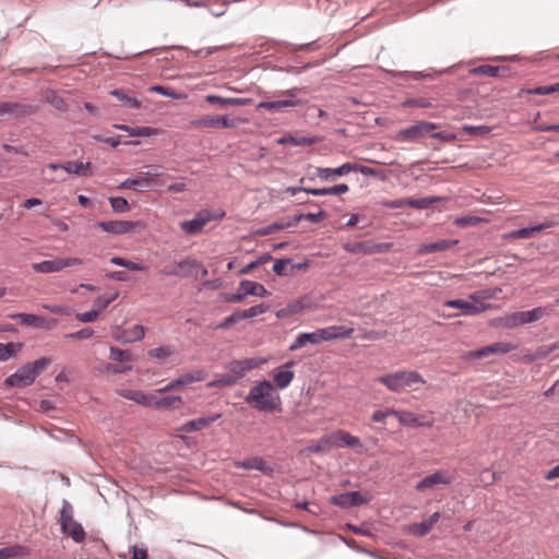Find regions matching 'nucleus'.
<instances>
[{"label": "nucleus", "instance_id": "nucleus-1", "mask_svg": "<svg viewBox=\"0 0 559 559\" xmlns=\"http://www.w3.org/2000/svg\"><path fill=\"white\" fill-rule=\"evenodd\" d=\"M253 408L260 412H281L282 400L275 386L267 380L253 385L245 399Z\"/></svg>", "mask_w": 559, "mask_h": 559}, {"label": "nucleus", "instance_id": "nucleus-2", "mask_svg": "<svg viewBox=\"0 0 559 559\" xmlns=\"http://www.w3.org/2000/svg\"><path fill=\"white\" fill-rule=\"evenodd\" d=\"M354 333L353 328L344 325H332L323 329H318L311 333H300L294 343L289 346V350H297L307 344L317 345L323 341H332L335 338H346Z\"/></svg>", "mask_w": 559, "mask_h": 559}, {"label": "nucleus", "instance_id": "nucleus-3", "mask_svg": "<svg viewBox=\"0 0 559 559\" xmlns=\"http://www.w3.org/2000/svg\"><path fill=\"white\" fill-rule=\"evenodd\" d=\"M378 382L385 385L391 392H403L416 389V385L426 384V380L416 370H399L380 376Z\"/></svg>", "mask_w": 559, "mask_h": 559}, {"label": "nucleus", "instance_id": "nucleus-4", "mask_svg": "<svg viewBox=\"0 0 559 559\" xmlns=\"http://www.w3.org/2000/svg\"><path fill=\"white\" fill-rule=\"evenodd\" d=\"M51 364V358L41 357L33 362H27L4 380V384L13 388H26L33 384L36 378Z\"/></svg>", "mask_w": 559, "mask_h": 559}, {"label": "nucleus", "instance_id": "nucleus-5", "mask_svg": "<svg viewBox=\"0 0 559 559\" xmlns=\"http://www.w3.org/2000/svg\"><path fill=\"white\" fill-rule=\"evenodd\" d=\"M74 511L68 500L62 501L59 523L62 533L69 535L75 543H82L85 539V531L82 525L73 518Z\"/></svg>", "mask_w": 559, "mask_h": 559}, {"label": "nucleus", "instance_id": "nucleus-6", "mask_svg": "<svg viewBox=\"0 0 559 559\" xmlns=\"http://www.w3.org/2000/svg\"><path fill=\"white\" fill-rule=\"evenodd\" d=\"M269 297L271 293L260 283L243 280L239 283L236 294H224L223 300L230 304L241 302L247 296Z\"/></svg>", "mask_w": 559, "mask_h": 559}, {"label": "nucleus", "instance_id": "nucleus-7", "mask_svg": "<svg viewBox=\"0 0 559 559\" xmlns=\"http://www.w3.org/2000/svg\"><path fill=\"white\" fill-rule=\"evenodd\" d=\"M300 92V88L294 87L290 90H286L282 92V95L285 96V99L280 100H271V102H260L257 106L258 109H265L269 111H283L288 107H296L300 105V100L297 99V95Z\"/></svg>", "mask_w": 559, "mask_h": 559}, {"label": "nucleus", "instance_id": "nucleus-8", "mask_svg": "<svg viewBox=\"0 0 559 559\" xmlns=\"http://www.w3.org/2000/svg\"><path fill=\"white\" fill-rule=\"evenodd\" d=\"M454 480L453 475L448 471L439 469L432 474L425 476L420 481L415 485V489L418 492H425L428 489H435L438 486H447L452 484Z\"/></svg>", "mask_w": 559, "mask_h": 559}, {"label": "nucleus", "instance_id": "nucleus-9", "mask_svg": "<svg viewBox=\"0 0 559 559\" xmlns=\"http://www.w3.org/2000/svg\"><path fill=\"white\" fill-rule=\"evenodd\" d=\"M436 128V123L421 121L400 130L395 139L402 142H412L423 138Z\"/></svg>", "mask_w": 559, "mask_h": 559}, {"label": "nucleus", "instance_id": "nucleus-10", "mask_svg": "<svg viewBox=\"0 0 559 559\" xmlns=\"http://www.w3.org/2000/svg\"><path fill=\"white\" fill-rule=\"evenodd\" d=\"M9 318L17 320L23 325L44 330H50L57 324V320L53 318H45L33 313H14L10 314Z\"/></svg>", "mask_w": 559, "mask_h": 559}, {"label": "nucleus", "instance_id": "nucleus-11", "mask_svg": "<svg viewBox=\"0 0 559 559\" xmlns=\"http://www.w3.org/2000/svg\"><path fill=\"white\" fill-rule=\"evenodd\" d=\"M225 215L224 212H219L217 214H212L210 211L204 210L199 212L194 218L190 221H185L181 223V228L187 234H197L199 233L203 226L212 221L222 218Z\"/></svg>", "mask_w": 559, "mask_h": 559}, {"label": "nucleus", "instance_id": "nucleus-12", "mask_svg": "<svg viewBox=\"0 0 559 559\" xmlns=\"http://www.w3.org/2000/svg\"><path fill=\"white\" fill-rule=\"evenodd\" d=\"M516 345L508 342H497L466 354L468 359H481L493 354H507L516 349Z\"/></svg>", "mask_w": 559, "mask_h": 559}, {"label": "nucleus", "instance_id": "nucleus-13", "mask_svg": "<svg viewBox=\"0 0 559 559\" xmlns=\"http://www.w3.org/2000/svg\"><path fill=\"white\" fill-rule=\"evenodd\" d=\"M37 111V107L16 102H2L0 103V115L1 117L9 116L13 118H22L34 115Z\"/></svg>", "mask_w": 559, "mask_h": 559}, {"label": "nucleus", "instance_id": "nucleus-14", "mask_svg": "<svg viewBox=\"0 0 559 559\" xmlns=\"http://www.w3.org/2000/svg\"><path fill=\"white\" fill-rule=\"evenodd\" d=\"M81 261L75 258H58L53 260H46L39 263L33 264V270L38 273H52L59 272L67 266L79 264Z\"/></svg>", "mask_w": 559, "mask_h": 559}, {"label": "nucleus", "instance_id": "nucleus-15", "mask_svg": "<svg viewBox=\"0 0 559 559\" xmlns=\"http://www.w3.org/2000/svg\"><path fill=\"white\" fill-rule=\"evenodd\" d=\"M369 498L364 497L359 491H348L331 497V502L334 506L344 509L366 504L369 502Z\"/></svg>", "mask_w": 559, "mask_h": 559}, {"label": "nucleus", "instance_id": "nucleus-16", "mask_svg": "<svg viewBox=\"0 0 559 559\" xmlns=\"http://www.w3.org/2000/svg\"><path fill=\"white\" fill-rule=\"evenodd\" d=\"M180 277L203 278L207 275V269L195 259H183L179 261Z\"/></svg>", "mask_w": 559, "mask_h": 559}, {"label": "nucleus", "instance_id": "nucleus-17", "mask_svg": "<svg viewBox=\"0 0 559 559\" xmlns=\"http://www.w3.org/2000/svg\"><path fill=\"white\" fill-rule=\"evenodd\" d=\"M48 168L51 170L63 169L68 174L88 177L93 175L92 164L90 162H67L63 164H49Z\"/></svg>", "mask_w": 559, "mask_h": 559}, {"label": "nucleus", "instance_id": "nucleus-18", "mask_svg": "<svg viewBox=\"0 0 559 559\" xmlns=\"http://www.w3.org/2000/svg\"><path fill=\"white\" fill-rule=\"evenodd\" d=\"M444 307L460 309L465 316H475L486 311L489 306L483 302H471L464 299H453L444 302Z\"/></svg>", "mask_w": 559, "mask_h": 559}, {"label": "nucleus", "instance_id": "nucleus-19", "mask_svg": "<svg viewBox=\"0 0 559 559\" xmlns=\"http://www.w3.org/2000/svg\"><path fill=\"white\" fill-rule=\"evenodd\" d=\"M261 361L255 358H247L242 360H233L227 365V370L230 372L234 377H237V380L239 381L241 378L245 377L246 372L249 370H252L257 367H259Z\"/></svg>", "mask_w": 559, "mask_h": 559}, {"label": "nucleus", "instance_id": "nucleus-20", "mask_svg": "<svg viewBox=\"0 0 559 559\" xmlns=\"http://www.w3.org/2000/svg\"><path fill=\"white\" fill-rule=\"evenodd\" d=\"M549 224H538L530 227H523L519 228L509 233H506L502 235V239L508 240H515V239H528L536 237L537 234H539L545 228H549Z\"/></svg>", "mask_w": 559, "mask_h": 559}, {"label": "nucleus", "instance_id": "nucleus-21", "mask_svg": "<svg viewBox=\"0 0 559 559\" xmlns=\"http://www.w3.org/2000/svg\"><path fill=\"white\" fill-rule=\"evenodd\" d=\"M138 225L139 223H132L127 221H108L100 222L98 224V227L106 233L121 235L132 231Z\"/></svg>", "mask_w": 559, "mask_h": 559}, {"label": "nucleus", "instance_id": "nucleus-22", "mask_svg": "<svg viewBox=\"0 0 559 559\" xmlns=\"http://www.w3.org/2000/svg\"><path fill=\"white\" fill-rule=\"evenodd\" d=\"M221 417H222V414H219V413L213 414L210 416L199 417V418H195V419L185 423L181 426L180 430L183 432H192V431L203 430V429L207 428L209 426H211L216 420H218Z\"/></svg>", "mask_w": 559, "mask_h": 559}, {"label": "nucleus", "instance_id": "nucleus-23", "mask_svg": "<svg viewBox=\"0 0 559 559\" xmlns=\"http://www.w3.org/2000/svg\"><path fill=\"white\" fill-rule=\"evenodd\" d=\"M308 266V260L304 262L295 263L292 259H280L276 260L273 265V271L277 275H289L294 274L296 271L305 269Z\"/></svg>", "mask_w": 559, "mask_h": 559}, {"label": "nucleus", "instance_id": "nucleus-24", "mask_svg": "<svg viewBox=\"0 0 559 559\" xmlns=\"http://www.w3.org/2000/svg\"><path fill=\"white\" fill-rule=\"evenodd\" d=\"M145 329L143 325L135 324L130 329L122 330L116 333L115 337L121 343H132L144 338Z\"/></svg>", "mask_w": 559, "mask_h": 559}, {"label": "nucleus", "instance_id": "nucleus-25", "mask_svg": "<svg viewBox=\"0 0 559 559\" xmlns=\"http://www.w3.org/2000/svg\"><path fill=\"white\" fill-rule=\"evenodd\" d=\"M294 365L293 361L286 362L282 367H280L274 373L273 381L275 383V388L285 389L287 388L294 379V372L289 370V368Z\"/></svg>", "mask_w": 559, "mask_h": 559}, {"label": "nucleus", "instance_id": "nucleus-26", "mask_svg": "<svg viewBox=\"0 0 559 559\" xmlns=\"http://www.w3.org/2000/svg\"><path fill=\"white\" fill-rule=\"evenodd\" d=\"M117 394L127 400L133 401L140 405H144V406H148V407H151V404L153 401V394H146L141 390L121 389V390L117 391Z\"/></svg>", "mask_w": 559, "mask_h": 559}, {"label": "nucleus", "instance_id": "nucleus-27", "mask_svg": "<svg viewBox=\"0 0 559 559\" xmlns=\"http://www.w3.org/2000/svg\"><path fill=\"white\" fill-rule=\"evenodd\" d=\"M355 167H353V163H345L337 168H317V176L322 180H329L336 176H344L348 173L353 171Z\"/></svg>", "mask_w": 559, "mask_h": 559}, {"label": "nucleus", "instance_id": "nucleus-28", "mask_svg": "<svg viewBox=\"0 0 559 559\" xmlns=\"http://www.w3.org/2000/svg\"><path fill=\"white\" fill-rule=\"evenodd\" d=\"M182 404V400L177 395L162 396L158 397L153 395L151 407L157 409H177Z\"/></svg>", "mask_w": 559, "mask_h": 559}, {"label": "nucleus", "instance_id": "nucleus-29", "mask_svg": "<svg viewBox=\"0 0 559 559\" xmlns=\"http://www.w3.org/2000/svg\"><path fill=\"white\" fill-rule=\"evenodd\" d=\"M440 520V513H432L427 520L415 523L411 527V533L416 536H426L433 527V525Z\"/></svg>", "mask_w": 559, "mask_h": 559}, {"label": "nucleus", "instance_id": "nucleus-30", "mask_svg": "<svg viewBox=\"0 0 559 559\" xmlns=\"http://www.w3.org/2000/svg\"><path fill=\"white\" fill-rule=\"evenodd\" d=\"M550 311L546 307H537L528 311H519L520 325L533 323L540 320L544 316H548Z\"/></svg>", "mask_w": 559, "mask_h": 559}, {"label": "nucleus", "instance_id": "nucleus-31", "mask_svg": "<svg viewBox=\"0 0 559 559\" xmlns=\"http://www.w3.org/2000/svg\"><path fill=\"white\" fill-rule=\"evenodd\" d=\"M197 126L215 127V128H230L234 127V120L227 116L203 117L193 122Z\"/></svg>", "mask_w": 559, "mask_h": 559}, {"label": "nucleus", "instance_id": "nucleus-32", "mask_svg": "<svg viewBox=\"0 0 559 559\" xmlns=\"http://www.w3.org/2000/svg\"><path fill=\"white\" fill-rule=\"evenodd\" d=\"M205 100L210 104H215L221 107L225 106H246L251 103L250 98H235V97H222L217 95H207Z\"/></svg>", "mask_w": 559, "mask_h": 559}, {"label": "nucleus", "instance_id": "nucleus-33", "mask_svg": "<svg viewBox=\"0 0 559 559\" xmlns=\"http://www.w3.org/2000/svg\"><path fill=\"white\" fill-rule=\"evenodd\" d=\"M349 190L348 186L345 183L335 185L331 188H321V189H305V193L312 194L316 197H322V195H338L346 193Z\"/></svg>", "mask_w": 559, "mask_h": 559}, {"label": "nucleus", "instance_id": "nucleus-34", "mask_svg": "<svg viewBox=\"0 0 559 559\" xmlns=\"http://www.w3.org/2000/svg\"><path fill=\"white\" fill-rule=\"evenodd\" d=\"M114 128L128 132L130 136H151L157 133V130L148 127H129L126 124H114Z\"/></svg>", "mask_w": 559, "mask_h": 559}, {"label": "nucleus", "instance_id": "nucleus-35", "mask_svg": "<svg viewBox=\"0 0 559 559\" xmlns=\"http://www.w3.org/2000/svg\"><path fill=\"white\" fill-rule=\"evenodd\" d=\"M501 72H506V68L503 67H496V66H489V64H483L478 66L476 68H473L469 73L473 75H484L489 78H497L501 75Z\"/></svg>", "mask_w": 559, "mask_h": 559}, {"label": "nucleus", "instance_id": "nucleus-36", "mask_svg": "<svg viewBox=\"0 0 559 559\" xmlns=\"http://www.w3.org/2000/svg\"><path fill=\"white\" fill-rule=\"evenodd\" d=\"M110 95H112L114 97H116L118 100H120L121 103H123L126 106H128L130 108L139 109L142 105V103L138 98L129 95L122 88L112 90L110 92Z\"/></svg>", "mask_w": 559, "mask_h": 559}, {"label": "nucleus", "instance_id": "nucleus-37", "mask_svg": "<svg viewBox=\"0 0 559 559\" xmlns=\"http://www.w3.org/2000/svg\"><path fill=\"white\" fill-rule=\"evenodd\" d=\"M393 415L399 419L401 425L404 426H424L425 424L420 423L416 415L412 412H399L392 411Z\"/></svg>", "mask_w": 559, "mask_h": 559}, {"label": "nucleus", "instance_id": "nucleus-38", "mask_svg": "<svg viewBox=\"0 0 559 559\" xmlns=\"http://www.w3.org/2000/svg\"><path fill=\"white\" fill-rule=\"evenodd\" d=\"M23 344L21 343H0V361H5L13 357L16 352L21 350Z\"/></svg>", "mask_w": 559, "mask_h": 559}, {"label": "nucleus", "instance_id": "nucleus-39", "mask_svg": "<svg viewBox=\"0 0 559 559\" xmlns=\"http://www.w3.org/2000/svg\"><path fill=\"white\" fill-rule=\"evenodd\" d=\"M442 198L439 197H426L420 199H407V206L414 209H428L433 203L441 201Z\"/></svg>", "mask_w": 559, "mask_h": 559}, {"label": "nucleus", "instance_id": "nucleus-40", "mask_svg": "<svg viewBox=\"0 0 559 559\" xmlns=\"http://www.w3.org/2000/svg\"><path fill=\"white\" fill-rule=\"evenodd\" d=\"M150 185H151V179L146 178V177L127 178L119 185V188H121V189H138L139 187H148Z\"/></svg>", "mask_w": 559, "mask_h": 559}, {"label": "nucleus", "instance_id": "nucleus-41", "mask_svg": "<svg viewBox=\"0 0 559 559\" xmlns=\"http://www.w3.org/2000/svg\"><path fill=\"white\" fill-rule=\"evenodd\" d=\"M267 310H269L267 305L260 304V305L253 306L249 309L238 310V312L240 314L241 320H246V319H250V318L257 317L259 314H262V313L266 312Z\"/></svg>", "mask_w": 559, "mask_h": 559}, {"label": "nucleus", "instance_id": "nucleus-42", "mask_svg": "<svg viewBox=\"0 0 559 559\" xmlns=\"http://www.w3.org/2000/svg\"><path fill=\"white\" fill-rule=\"evenodd\" d=\"M496 322L497 326H501L504 329H514L516 326H520L518 312H513L504 317L498 318Z\"/></svg>", "mask_w": 559, "mask_h": 559}, {"label": "nucleus", "instance_id": "nucleus-43", "mask_svg": "<svg viewBox=\"0 0 559 559\" xmlns=\"http://www.w3.org/2000/svg\"><path fill=\"white\" fill-rule=\"evenodd\" d=\"M109 358L115 361H131L133 360V356L128 349H120L118 347H110Z\"/></svg>", "mask_w": 559, "mask_h": 559}, {"label": "nucleus", "instance_id": "nucleus-44", "mask_svg": "<svg viewBox=\"0 0 559 559\" xmlns=\"http://www.w3.org/2000/svg\"><path fill=\"white\" fill-rule=\"evenodd\" d=\"M109 203L111 205V209L116 213H126L130 211V205L128 201L122 197H110Z\"/></svg>", "mask_w": 559, "mask_h": 559}, {"label": "nucleus", "instance_id": "nucleus-45", "mask_svg": "<svg viewBox=\"0 0 559 559\" xmlns=\"http://www.w3.org/2000/svg\"><path fill=\"white\" fill-rule=\"evenodd\" d=\"M326 217V212L323 210L318 211L317 213H300L294 216L295 222H300L302 219L309 221L311 223H318L321 219Z\"/></svg>", "mask_w": 559, "mask_h": 559}, {"label": "nucleus", "instance_id": "nucleus-46", "mask_svg": "<svg viewBox=\"0 0 559 559\" xmlns=\"http://www.w3.org/2000/svg\"><path fill=\"white\" fill-rule=\"evenodd\" d=\"M46 100L57 110H60V111L68 110L64 99L61 96H59L58 94H56L55 92H49L46 95Z\"/></svg>", "mask_w": 559, "mask_h": 559}, {"label": "nucleus", "instance_id": "nucleus-47", "mask_svg": "<svg viewBox=\"0 0 559 559\" xmlns=\"http://www.w3.org/2000/svg\"><path fill=\"white\" fill-rule=\"evenodd\" d=\"M117 294H114L111 297H104L98 296L94 300L93 310L97 311V314L99 316L103 310H105L116 298Z\"/></svg>", "mask_w": 559, "mask_h": 559}, {"label": "nucleus", "instance_id": "nucleus-48", "mask_svg": "<svg viewBox=\"0 0 559 559\" xmlns=\"http://www.w3.org/2000/svg\"><path fill=\"white\" fill-rule=\"evenodd\" d=\"M238 382L237 377H234L230 372L222 374L217 380L213 381L211 386H231Z\"/></svg>", "mask_w": 559, "mask_h": 559}, {"label": "nucleus", "instance_id": "nucleus-49", "mask_svg": "<svg viewBox=\"0 0 559 559\" xmlns=\"http://www.w3.org/2000/svg\"><path fill=\"white\" fill-rule=\"evenodd\" d=\"M480 222H483V219L474 215H466L454 219V224L459 227L475 226Z\"/></svg>", "mask_w": 559, "mask_h": 559}, {"label": "nucleus", "instance_id": "nucleus-50", "mask_svg": "<svg viewBox=\"0 0 559 559\" xmlns=\"http://www.w3.org/2000/svg\"><path fill=\"white\" fill-rule=\"evenodd\" d=\"M264 461L261 457H252L249 460H246L239 464V466L247 468V469H258V471H264Z\"/></svg>", "mask_w": 559, "mask_h": 559}, {"label": "nucleus", "instance_id": "nucleus-51", "mask_svg": "<svg viewBox=\"0 0 559 559\" xmlns=\"http://www.w3.org/2000/svg\"><path fill=\"white\" fill-rule=\"evenodd\" d=\"M338 440L344 445H347V447H352V448L361 447V442H360V440L357 437H354L350 433L345 432V431H340L338 432Z\"/></svg>", "mask_w": 559, "mask_h": 559}, {"label": "nucleus", "instance_id": "nucleus-52", "mask_svg": "<svg viewBox=\"0 0 559 559\" xmlns=\"http://www.w3.org/2000/svg\"><path fill=\"white\" fill-rule=\"evenodd\" d=\"M94 335V330L92 328H84L73 333L66 334L64 337L70 340H87Z\"/></svg>", "mask_w": 559, "mask_h": 559}, {"label": "nucleus", "instance_id": "nucleus-53", "mask_svg": "<svg viewBox=\"0 0 559 559\" xmlns=\"http://www.w3.org/2000/svg\"><path fill=\"white\" fill-rule=\"evenodd\" d=\"M347 251L352 253H364V254H372L382 252L383 249H386L388 247H345Z\"/></svg>", "mask_w": 559, "mask_h": 559}, {"label": "nucleus", "instance_id": "nucleus-54", "mask_svg": "<svg viewBox=\"0 0 559 559\" xmlns=\"http://www.w3.org/2000/svg\"><path fill=\"white\" fill-rule=\"evenodd\" d=\"M110 262L112 264L124 266V267H127L129 270H132V271H141V270H143V265H141L139 263L131 262V261H127V260H124L122 258H112L110 260Z\"/></svg>", "mask_w": 559, "mask_h": 559}, {"label": "nucleus", "instance_id": "nucleus-55", "mask_svg": "<svg viewBox=\"0 0 559 559\" xmlns=\"http://www.w3.org/2000/svg\"><path fill=\"white\" fill-rule=\"evenodd\" d=\"M239 321H241V318L237 310L234 313H231L229 317H227L225 320H223L221 323H218L215 326V329H228L231 325L238 323Z\"/></svg>", "mask_w": 559, "mask_h": 559}, {"label": "nucleus", "instance_id": "nucleus-56", "mask_svg": "<svg viewBox=\"0 0 559 559\" xmlns=\"http://www.w3.org/2000/svg\"><path fill=\"white\" fill-rule=\"evenodd\" d=\"M158 274L164 276H178L180 277L179 262L174 265H165L158 271Z\"/></svg>", "mask_w": 559, "mask_h": 559}, {"label": "nucleus", "instance_id": "nucleus-57", "mask_svg": "<svg viewBox=\"0 0 559 559\" xmlns=\"http://www.w3.org/2000/svg\"><path fill=\"white\" fill-rule=\"evenodd\" d=\"M75 318L81 322H93L98 318L97 311H94L93 309L85 312H79L75 314Z\"/></svg>", "mask_w": 559, "mask_h": 559}, {"label": "nucleus", "instance_id": "nucleus-58", "mask_svg": "<svg viewBox=\"0 0 559 559\" xmlns=\"http://www.w3.org/2000/svg\"><path fill=\"white\" fill-rule=\"evenodd\" d=\"M271 257L270 255H263L261 257L260 259L255 260V261H252L250 263H248L245 267H242L240 271H239V274H247L249 273L251 270H253L255 266H258L259 264H262L264 262H266L267 260H270Z\"/></svg>", "mask_w": 559, "mask_h": 559}, {"label": "nucleus", "instance_id": "nucleus-59", "mask_svg": "<svg viewBox=\"0 0 559 559\" xmlns=\"http://www.w3.org/2000/svg\"><path fill=\"white\" fill-rule=\"evenodd\" d=\"M290 316L301 312L305 309L304 299L295 300L286 306Z\"/></svg>", "mask_w": 559, "mask_h": 559}, {"label": "nucleus", "instance_id": "nucleus-60", "mask_svg": "<svg viewBox=\"0 0 559 559\" xmlns=\"http://www.w3.org/2000/svg\"><path fill=\"white\" fill-rule=\"evenodd\" d=\"M170 355V350L166 347H156L148 350V356L156 359H164Z\"/></svg>", "mask_w": 559, "mask_h": 559}, {"label": "nucleus", "instance_id": "nucleus-61", "mask_svg": "<svg viewBox=\"0 0 559 559\" xmlns=\"http://www.w3.org/2000/svg\"><path fill=\"white\" fill-rule=\"evenodd\" d=\"M559 91V84L536 87L533 93L536 95H548Z\"/></svg>", "mask_w": 559, "mask_h": 559}, {"label": "nucleus", "instance_id": "nucleus-62", "mask_svg": "<svg viewBox=\"0 0 559 559\" xmlns=\"http://www.w3.org/2000/svg\"><path fill=\"white\" fill-rule=\"evenodd\" d=\"M106 369H107V371L112 372V373H124V372L131 371L132 366L131 365H111V364H109L106 367Z\"/></svg>", "mask_w": 559, "mask_h": 559}, {"label": "nucleus", "instance_id": "nucleus-63", "mask_svg": "<svg viewBox=\"0 0 559 559\" xmlns=\"http://www.w3.org/2000/svg\"><path fill=\"white\" fill-rule=\"evenodd\" d=\"M19 551L14 547H3L0 548V559H10L12 557H16Z\"/></svg>", "mask_w": 559, "mask_h": 559}, {"label": "nucleus", "instance_id": "nucleus-64", "mask_svg": "<svg viewBox=\"0 0 559 559\" xmlns=\"http://www.w3.org/2000/svg\"><path fill=\"white\" fill-rule=\"evenodd\" d=\"M131 559H147V550L146 548H140L136 545L132 546V557Z\"/></svg>", "mask_w": 559, "mask_h": 559}]
</instances>
